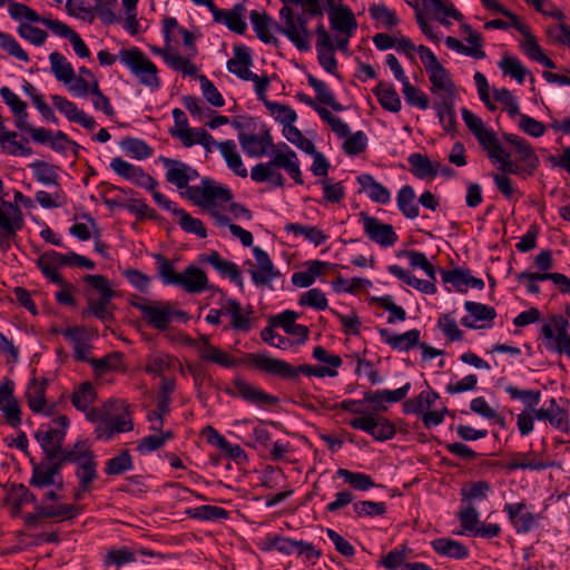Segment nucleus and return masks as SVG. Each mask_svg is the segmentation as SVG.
<instances>
[{"mask_svg":"<svg viewBox=\"0 0 570 570\" xmlns=\"http://www.w3.org/2000/svg\"><path fill=\"white\" fill-rule=\"evenodd\" d=\"M284 6L279 9V23L275 29L284 35L298 50L311 49L312 35L307 29V20L304 14H294L289 4L302 6L309 16H323V7L320 0H281Z\"/></svg>","mask_w":570,"mask_h":570,"instance_id":"obj_1","label":"nucleus"},{"mask_svg":"<svg viewBox=\"0 0 570 570\" xmlns=\"http://www.w3.org/2000/svg\"><path fill=\"white\" fill-rule=\"evenodd\" d=\"M245 362L262 372L285 380H297L299 373L316 377L337 375V371L328 366L302 364L294 367L283 360L269 357L264 353H248L245 356Z\"/></svg>","mask_w":570,"mask_h":570,"instance_id":"obj_2","label":"nucleus"},{"mask_svg":"<svg viewBox=\"0 0 570 570\" xmlns=\"http://www.w3.org/2000/svg\"><path fill=\"white\" fill-rule=\"evenodd\" d=\"M83 279L99 295L95 296L90 293L87 295V307L81 313L82 317L92 315L104 323L112 322L115 305L111 303V299L116 293L111 288L108 278L104 275H86Z\"/></svg>","mask_w":570,"mask_h":570,"instance_id":"obj_3","label":"nucleus"},{"mask_svg":"<svg viewBox=\"0 0 570 570\" xmlns=\"http://www.w3.org/2000/svg\"><path fill=\"white\" fill-rule=\"evenodd\" d=\"M186 195L196 206L209 212L233 198L229 188L216 184L210 178H203L198 186H189Z\"/></svg>","mask_w":570,"mask_h":570,"instance_id":"obj_4","label":"nucleus"},{"mask_svg":"<svg viewBox=\"0 0 570 570\" xmlns=\"http://www.w3.org/2000/svg\"><path fill=\"white\" fill-rule=\"evenodd\" d=\"M119 59L141 83L153 88L159 87L160 81L157 77V67L138 48L120 50Z\"/></svg>","mask_w":570,"mask_h":570,"instance_id":"obj_5","label":"nucleus"},{"mask_svg":"<svg viewBox=\"0 0 570 570\" xmlns=\"http://www.w3.org/2000/svg\"><path fill=\"white\" fill-rule=\"evenodd\" d=\"M569 326V321L562 315H552L549 322L542 325L541 334L548 348L570 357Z\"/></svg>","mask_w":570,"mask_h":570,"instance_id":"obj_6","label":"nucleus"},{"mask_svg":"<svg viewBox=\"0 0 570 570\" xmlns=\"http://www.w3.org/2000/svg\"><path fill=\"white\" fill-rule=\"evenodd\" d=\"M348 424L353 429L368 433L380 442L391 440L396 433L395 425L389 419L374 413L354 417Z\"/></svg>","mask_w":570,"mask_h":570,"instance_id":"obj_7","label":"nucleus"},{"mask_svg":"<svg viewBox=\"0 0 570 570\" xmlns=\"http://www.w3.org/2000/svg\"><path fill=\"white\" fill-rule=\"evenodd\" d=\"M55 428L47 430H38L35 434L38 442H40L47 459L53 460L61 453L62 442L66 436V429L69 425V420L66 415H60L53 421Z\"/></svg>","mask_w":570,"mask_h":570,"instance_id":"obj_8","label":"nucleus"},{"mask_svg":"<svg viewBox=\"0 0 570 570\" xmlns=\"http://www.w3.org/2000/svg\"><path fill=\"white\" fill-rule=\"evenodd\" d=\"M142 318L153 328L164 332L168 330L175 316H183L184 313L173 309L170 303L151 301L148 306L141 308Z\"/></svg>","mask_w":570,"mask_h":570,"instance_id":"obj_9","label":"nucleus"},{"mask_svg":"<svg viewBox=\"0 0 570 570\" xmlns=\"http://www.w3.org/2000/svg\"><path fill=\"white\" fill-rule=\"evenodd\" d=\"M253 254L256 261V265H254L250 261H247V264L250 266L248 273L253 283L256 286H271V283L281 276L279 271L275 268L268 254L261 247H254Z\"/></svg>","mask_w":570,"mask_h":570,"instance_id":"obj_10","label":"nucleus"},{"mask_svg":"<svg viewBox=\"0 0 570 570\" xmlns=\"http://www.w3.org/2000/svg\"><path fill=\"white\" fill-rule=\"evenodd\" d=\"M226 393L230 396H239L244 401L258 406L276 405L278 402L276 396L267 394L239 376L233 380V389H227Z\"/></svg>","mask_w":570,"mask_h":570,"instance_id":"obj_11","label":"nucleus"},{"mask_svg":"<svg viewBox=\"0 0 570 570\" xmlns=\"http://www.w3.org/2000/svg\"><path fill=\"white\" fill-rule=\"evenodd\" d=\"M71 264H75L71 253L65 255L55 250L45 252L37 261V265L42 274L60 286H66V283L58 274L57 268Z\"/></svg>","mask_w":570,"mask_h":570,"instance_id":"obj_12","label":"nucleus"},{"mask_svg":"<svg viewBox=\"0 0 570 570\" xmlns=\"http://www.w3.org/2000/svg\"><path fill=\"white\" fill-rule=\"evenodd\" d=\"M360 216L363 220L364 232L371 240L384 247L392 246L396 243L397 235L392 225L381 223L377 218L368 216L364 212H362Z\"/></svg>","mask_w":570,"mask_h":570,"instance_id":"obj_13","label":"nucleus"},{"mask_svg":"<svg viewBox=\"0 0 570 570\" xmlns=\"http://www.w3.org/2000/svg\"><path fill=\"white\" fill-rule=\"evenodd\" d=\"M160 161L167 170L166 180L178 189L188 188V183L198 177L196 169L180 160L160 157Z\"/></svg>","mask_w":570,"mask_h":570,"instance_id":"obj_14","label":"nucleus"},{"mask_svg":"<svg viewBox=\"0 0 570 570\" xmlns=\"http://www.w3.org/2000/svg\"><path fill=\"white\" fill-rule=\"evenodd\" d=\"M462 118L470 131L475 136L479 144L485 149H492V151L500 150V142L495 137L494 132L488 130L481 118L475 116L472 111L466 108L462 109Z\"/></svg>","mask_w":570,"mask_h":570,"instance_id":"obj_15","label":"nucleus"},{"mask_svg":"<svg viewBox=\"0 0 570 570\" xmlns=\"http://www.w3.org/2000/svg\"><path fill=\"white\" fill-rule=\"evenodd\" d=\"M110 168L120 177L131 180L146 189H154L157 185V181L140 167H136L120 157L111 160Z\"/></svg>","mask_w":570,"mask_h":570,"instance_id":"obj_16","label":"nucleus"},{"mask_svg":"<svg viewBox=\"0 0 570 570\" xmlns=\"http://www.w3.org/2000/svg\"><path fill=\"white\" fill-rule=\"evenodd\" d=\"M14 384L6 379L0 385V411L7 422L16 428L21 423V411L18 401L13 396Z\"/></svg>","mask_w":570,"mask_h":570,"instance_id":"obj_17","label":"nucleus"},{"mask_svg":"<svg viewBox=\"0 0 570 570\" xmlns=\"http://www.w3.org/2000/svg\"><path fill=\"white\" fill-rule=\"evenodd\" d=\"M214 21L226 26L230 31L243 35L246 31V7L244 3H237L232 9H218L212 11Z\"/></svg>","mask_w":570,"mask_h":570,"instance_id":"obj_18","label":"nucleus"},{"mask_svg":"<svg viewBox=\"0 0 570 570\" xmlns=\"http://www.w3.org/2000/svg\"><path fill=\"white\" fill-rule=\"evenodd\" d=\"M285 150L277 149L273 150V158L269 160L273 170H276L278 168L285 169L288 175L295 180L296 184L302 185L303 178L298 165V159L292 149L288 148L287 145H283Z\"/></svg>","mask_w":570,"mask_h":570,"instance_id":"obj_19","label":"nucleus"},{"mask_svg":"<svg viewBox=\"0 0 570 570\" xmlns=\"http://www.w3.org/2000/svg\"><path fill=\"white\" fill-rule=\"evenodd\" d=\"M238 140L243 150L250 157H262L273 147V139L267 129L258 135L240 132Z\"/></svg>","mask_w":570,"mask_h":570,"instance_id":"obj_20","label":"nucleus"},{"mask_svg":"<svg viewBox=\"0 0 570 570\" xmlns=\"http://www.w3.org/2000/svg\"><path fill=\"white\" fill-rule=\"evenodd\" d=\"M269 547L284 554H292L296 552L298 556H305L308 560L318 558L320 556V552L316 551L311 543L296 541L279 535H275L269 539Z\"/></svg>","mask_w":570,"mask_h":570,"instance_id":"obj_21","label":"nucleus"},{"mask_svg":"<svg viewBox=\"0 0 570 570\" xmlns=\"http://www.w3.org/2000/svg\"><path fill=\"white\" fill-rule=\"evenodd\" d=\"M23 226V214L17 204L1 199L0 230L8 235H17Z\"/></svg>","mask_w":570,"mask_h":570,"instance_id":"obj_22","label":"nucleus"},{"mask_svg":"<svg viewBox=\"0 0 570 570\" xmlns=\"http://www.w3.org/2000/svg\"><path fill=\"white\" fill-rule=\"evenodd\" d=\"M334 1L335 0H327L331 26L334 30L344 32L350 37L357 28L354 14L347 7L342 4L334 7Z\"/></svg>","mask_w":570,"mask_h":570,"instance_id":"obj_23","label":"nucleus"},{"mask_svg":"<svg viewBox=\"0 0 570 570\" xmlns=\"http://www.w3.org/2000/svg\"><path fill=\"white\" fill-rule=\"evenodd\" d=\"M199 357L204 361L212 362L227 368L235 367L239 364V361L234 358L227 352L214 346L209 342V337L206 335H203Z\"/></svg>","mask_w":570,"mask_h":570,"instance_id":"obj_24","label":"nucleus"},{"mask_svg":"<svg viewBox=\"0 0 570 570\" xmlns=\"http://www.w3.org/2000/svg\"><path fill=\"white\" fill-rule=\"evenodd\" d=\"M178 286L187 293H200L208 287V278L203 269L189 265L181 273Z\"/></svg>","mask_w":570,"mask_h":570,"instance_id":"obj_25","label":"nucleus"},{"mask_svg":"<svg viewBox=\"0 0 570 570\" xmlns=\"http://www.w3.org/2000/svg\"><path fill=\"white\" fill-rule=\"evenodd\" d=\"M250 65L252 56L248 48L244 46L234 47V58L228 60L227 69L238 78L248 80L253 78V72L249 70Z\"/></svg>","mask_w":570,"mask_h":570,"instance_id":"obj_26","label":"nucleus"},{"mask_svg":"<svg viewBox=\"0 0 570 570\" xmlns=\"http://www.w3.org/2000/svg\"><path fill=\"white\" fill-rule=\"evenodd\" d=\"M454 98L451 95H439L438 100L434 102L439 120L446 131H454L456 127Z\"/></svg>","mask_w":570,"mask_h":570,"instance_id":"obj_27","label":"nucleus"},{"mask_svg":"<svg viewBox=\"0 0 570 570\" xmlns=\"http://www.w3.org/2000/svg\"><path fill=\"white\" fill-rule=\"evenodd\" d=\"M380 335L384 338L386 344L402 352L417 346L420 342V331L416 328L395 335L390 334L387 330L383 328L380 331Z\"/></svg>","mask_w":570,"mask_h":570,"instance_id":"obj_28","label":"nucleus"},{"mask_svg":"<svg viewBox=\"0 0 570 570\" xmlns=\"http://www.w3.org/2000/svg\"><path fill=\"white\" fill-rule=\"evenodd\" d=\"M356 179L362 190L367 194L371 200L377 204H387L390 202L391 193L386 187L376 181L372 175L362 174Z\"/></svg>","mask_w":570,"mask_h":570,"instance_id":"obj_29","label":"nucleus"},{"mask_svg":"<svg viewBox=\"0 0 570 570\" xmlns=\"http://www.w3.org/2000/svg\"><path fill=\"white\" fill-rule=\"evenodd\" d=\"M220 154L223 155L228 168L239 177H247V169L245 168L242 157L236 149L234 140L220 141L217 145Z\"/></svg>","mask_w":570,"mask_h":570,"instance_id":"obj_30","label":"nucleus"},{"mask_svg":"<svg viewBox=\"0 0 570 570\" xmlns=\"http://www.w3.org/2000/svg\"><path fill=\"white\" fill-rule=\"evenodd\" d=\"M428 72L430 75L432 92L436 94L440 91L439 95H451V97H455V86L442 65L434 66V68L428 70Z\"/></svg>","mask_w":570,"mask_h":570,"instance_id":"obj_31","label":"nucleus"},{"mask_svg":"<svg viewBox=\"0 0 570 570\" xmlns=\"http://www.w3.org/2000/svg\"><path fill=\"white\" fill-rule=\"evenodd\" d=\"M465 309L470 313L471 316H465L462 318V324L469 328L479 327L474 321H492L495 316V309L491 306L475 303V302H465Z\"/></svg>","mask_w":570,"mask_h":570,"instance_id":"obj_32","label":"nucleus"},{"mask_svg":"<svg viewBox=\"0 0 570 570\" xmlns=\"http://www.w3.org/2000/svg\"><path fill=\"white\" fill-rule=\"evenodd\" d=\"M225 314L230 316V326L234 330L247 332L250 328L249 312H245L240 304L232 298L224 301Z\"/></svg>","mask_w":570,"mask_h":570,"instance_id":"obj_33","label":"nucleus"},{"mask_svg":"<svg viewBox=\"0 0 570 570\" xmlns=\"http://www.w3.org/2000/svg\"><path fill=\"white\" fill-rule=\"evenodd\" d=\"M250 23L257 37L265 43H277L278 40L271 33L273 19L266 12L253 10L249 14Z\"/></svg>","mask_w":570,"mask_h":570,"instance_id":"obj_34","label":"nucleus"},{"mask_svg":"<svg viewBox=\"0 0 570 570\" xmlns=\"http://www.w3.org/2000/svg\"><path fill=\"white\" fill-rule=\"evenodd\" d=\"M524 504H505L504 511L508 512L510 520L518 532H528L534 524V517L530 512H525Z\"/></svg>","mask_w":570,"mask_h":570,"instance_id":"obj_35","label":"nucleus"},{"mask_svg":"<svg viewBox=\"0 0 570 570\" xmlns=\"http://www.w3.org/2000/svg\"><path fill=\"white\" fill-rule=\"evenodd\" d=\"M551 464L548 462H543L538 459L533 452L530 453H515L511 455V460L504 465L507 470L514 471L518 469L521 470H542Z\"/></svg>","mask_w":570,"mask_h":570,"instance_id":"obj_36","label":"nucleus"},{"mask_svg":"<svg viewBox=\"0 0 570 570\" xmlns=\"http://www.w3.org/2000/svg\"><path fill=\"white\" fill-rule=\"evenodd\" d=\"M407 161L412 174L420 179L433 178L439 174V168L425 155L412 154L409 156Z\"/></svg>","mask_w":570,"mask_h":570,"instance_id":"obj_37","label":"nucleus"},{"mask_svg":"<svg viewBox=\"0 0 570 570\" xmlns=\"http://www.w3.org/2000/svg\"><path fill=\"white\" fill-rule=\"evenodd\" d=\"M389 272L394 275L395 277L403 281L409 286H412L413 288L425 293V294H434L436 292V287L433 282L431 281H423L420 279L413 275H411L407 271H404L397 265H391L389 266Z\"/></svg>","mask_w":570,"mask_h":570,"instance_id":"obj_38","label":"nucleus"},{"mask_svg":"<svg viewBox=\"0 0 570 570\" xmlns=\"http://www.w3.org/2000/svg\"><path fill=\"white\" fill-rule=\"evenodd\" d=\"M433 549L441 556L454 559H464L469 556V549L462 543L448 539L440 538L432 541Z\"/></svg>","mask_w":570,"mask_h":570,"instance_id":"obj_39","label":"nucleus"},{"mask_svg":"<svg viewBox=\"0 0 570 570\" xmlns=\"http://www.w3.org/2000/svg\"><path fill=\"white\" fill-rule=\"evenodd\" d=\"M503 138L515 148L520 159L527 163L529 167L535 168L538 166L539 159L527 140L513 134H504Z\"/></svg>","mask_w":570,"mask_h":570,"instance_id":"obj_40","label":"nucleus"},{"mask_svg":"<svg viewBox=\"0 0 570 570\" xmlns=\"http://www.w3.org/2000/svg\"><path fill=\"white\" fill-rule=\"evenodd\" d=\"M206 261L213 265L220 274L228 276L238 286L243 287V278L237 265L233 262L223 259L217 252L210 253Z\"/></svg>","mask_w":570,"mask_h":570,"instance_id":"obj_41","label":"nucleus"},{"mask_svg":"<svg viewBox=\"0 0 570 570\" xmlns=\"http://www.w3.org/2000/svg\"><path fill=\"white\" fill-rule=\"evenodd\" d=\"M308 85L315 90L318 102L331 107L335 111H342L344 107L336 101L328 86L316 77L309 75L307 77Z\"/></svg>","mask_w":570,"mask_h":570,"instance_id":"obj_42","label":"nucleus"},{"mask_svg":"<svg viewBox=\"0 0 570 570\" xmlns=\"http://www.w3.org/2000/svg\"><path fill=\"white\" fill-rule=\"evenodd\" d=\"M46 382H38L32 379L28 385L26 396L30 410L36 413L45 412L46 409Z\"/></svg>","mask_w":570,"mask_h":570,"instance_id":"obj_43","label":"nucleus"},{"mask_svg":"<svg viewBox=\"0 0 570 570\" xmlns=\"http://www.w3.org/2000/svg\"><path fill=\"white\" fill-rule=\"evenodd\" d=\"M373 92L384 109L391 112L400 111L401 99L392 86L380 82Z\"/></svg>","mask_w":570,"mask_h":570,"instance_id":"obj_44","label":"nucleus"},{"mask_svg":"<svg viewBox=\"0 0 570 570\" xmlns=\"http://www.w3.org/2000/svg\"><path fill=\"white\" fill-rule=\"evenodd\" d=\"M51 71L55 77L65 83H71L73 79V68L71 63L59 52H52L49 56Z\"/></svg>","mask_w":570,"mask_h":570,"instance_id":"obj_45","label":"nucleus"},{"mask_svg":"<svg viewBox=\"0 0 570 570\" xmlns=\"http://www.w3.org/2000/svg\"><path fill=\"white\" fill-rule=\"evenodd\" d=\"M414 189L406 185L403 186L397 193V206L402 214L410 219L419 216V206L414 203Z\"/></svg>","mask_w":570,"mask_h":570,"instance_id":"obj_46","label":"nucleus"},{"mask_svg":"<svg viewBox=\"0 0 570 570\" xmlns=\"http://www.w3.org/2000/svg\"><path fill=\"white\" fill-rule=\"evenodd\" d=\"M79 512V508L72 504L53 505H37L36 514L33 518H63L71 519Z\"/></svg>","mask_w":570,"mask_h":570,"instance_id":"obj_47","label":"nucleus"},{"mask_svg":"<svg viewBox=\"0 0 570 570\" xmlns=\"http://www.w3.org/2000/svg\"><path fill=\"white\" fill-rule=\"evenodd\" d=\"M173 213L178 217V224L183 230L196 234L200 238L207 237V229L200 219L190 216L181 208H174Z\"/></svg>","mask_w":570,"mask_h":570,"instance_id":"obj_48","label":"nucleus"},{"mask_svg":"<svg viewBox=\"0 0 570 570\" xmlns=\"http://www.w3.org/2000/svg\"><path fill=\"white\" fill-rule=\"evenodd\" d=\"M96 399V391L90 382H83L72 393L71 403L79 411H86L94 403Z\"/></svg>","mask_w":570,"mask_h":570,"instance_id":"obj_49","label":"nucleus"},{"mask_svg":"<svg viewBox=\"0 0 570 570\" xmlns=\"http://www.w3.org/2000/svg\"><path fill=\"white\" fill-rule=\"evenodd\" d=\"M60 454H62V461L77 464L95 456L94 452L90 450L88 441L86 440L77 441L70 450L61 449Z\"/></svg>","mask_w":570,"mask_h":570,"instance_id":"obj_50","label":"nucleus"},{"mask_svg":"<svg viewBox=\"0 0 570 570\" xmlns=\"http://www.w3.org/2000/svg\"><path fill=\"white\" fill-rule=\"evenodd\" d=\"M30 484L37 488H43L51 484H56L58 490H61L63 487L62 480L56 482L55 476L47 468V462H41L38 465L33 466Z\"/></svg>","mask_w":570,"mask_h":570,"instance_id":"obj_51","label":"nucleus"},{"mask_svg":"<svg viewBox=\"0 0 570 570\" xmlns=\"http://www.w3.org/2000/svg\"><path fill=\"white\" fill-rule=\"evenodd\" d=\"M155 259L158 265V276L166 285L178 286L181 273H177L169 259L161 254H156Z\"/></svg>","mask_w":570,"mask_h":570,"instance_id":"obj_52","label":"nucleus"},{"mask_svg":"<svg viewBox=\"0 0 570 570\" xmlns=\"http://www.w3.org/2000/svg\"><path fill=\"white\" fill-rule=\"evenodd\" d=\"M76 475L79 479V485L82 490H89L90 484L97 478V463L95 461V456L87 459L80 464H77Z\"/></svg>","mask_w":570,"mask_h":570,"instance_id":"obj_53","label":"nucleus"},{"mask_svg":"<svg viewBox=\"0 0 570 570\" xmlns=\"http://www.w3.org/2000/svg\"><path fill=\"white\" fill-rule=\"evenodd\" d=\"M120 147L137 159H145L153 155V148L138 138H124L120 141Z\"/></svg>","mask_w":570,"mask_h":570,"instance_id":"obj_54","label":"nucleus"},{"mask_svg":"<svg viewBox=\"0 0 570 570\" xmlns=\"http://www.w3.org/2000/svg\"><path fill=\"white\" fill-rule=\"evenodd\" d=\"M499 67L504 75H509L510 77L514 78L519 83H523L528 73L525 67L517 58L509 56H504L501 59Z\"/></svg>","mask_w":570,"mask_h":570,"instance_id":"obj_55","label":"nucleus"},{"mask_svg":"<svg viewBox=\"0 0 570 570\" xmlns=\"http://www.w3.org/2000/svg\"><path fill=\"white\" fill-rule=\"evenodd\" d=\"M285 230L304 235L305 238L313 243L315 246L323 244L327 239V236L321 229L314 226L287 224L285 226Z\"/></svg>","mask_w":570,"mask_h":570,"instance_id":"obj_56","label":"nucleus"},{"mask_svg":"<svg viewBox=\"0 0 570 570\" xmlns=\"http://www.w3.org/2000/svg\"><path fill=\"white\" fill-rule=\"evenodd\" d=\"M8 503L12 505L14 513L20 511V508L29 502H35L36 497L22 484L13 487L7 497Z\"/></svg>","mask_w":570,"mask_h":570,"instance_id":"obj_57","label":"nucleus"},{"mask_svg":"<svg viewBox=\"0 0 570 570\" xmlns=\"http://www.w3.org/2000/svg\"><path fill=\"white\" fill-rule=\"evenodd\" d=\"M337 474L356 490L365 491L374 487V482L372 481L371 476L365 473H357L346 469H338Z\"/></svg>","mask_w":570,"mask_h":570,"instance_id":"obj_58","label":"nucleus"},{"mask_svg":"<svg viewBox=\"0 0 570 570\" xmlns=\"http://www.w3.org/2000/svg\"><path fill=\"white\" fill-rule=\"evenodd\" d=\"M131 469V456L128 451H122L119 455L107 461L105 472L108 475H118Z\"/></svg>","mask_w":570,"mask_h":570,"instance_id":"obj_59","label":"nucleus"},{"mask_svg":"<svg viewBox=\"0 0 570 570\" xmlns=\"http://www.w3.org/2000/svg\"><path fill=\"white\" fill-rule=\"evenodd\" d=\"M368 11L374 20L382 23L387 29H391L399 23L395 12L384 4H372Z\"/></svg>","mask_w":570,"mask_h":570,"instance_id":"obj_60","label":"nucleus"},{"mask_svg":"<svg viewBox=\"0 0 570 570\" xmlns=\"http://www.w3.org/2000/svg\"><path fill=\"white\" fill-rule=\"evenodd\" d=\"M402 85V92L407 104L416 106L422 110L429 108V99L423 91L411 85L409 80H406Z\"/></svg>","mask_w":570,"mask_h":570,"instance_id":"obj_61","label":"nucleus"},{"mask_svg":"<svg viewBox=\"0 0 570 570\" xmlns=\"http://www.w3.org/2000/svg\"><path fill=\"white\" fill-rule=\"evenodd\" d=\"M266 107L269 109L272 116L285 126L293 124L297 115L294 109L286 105L278 102L265 101Z\"/></svg>","mask_w":570,"mask_h":570,"instance_id":"obj_62","label":"nucleus"},{"mask_svg":"<svg viewBox=\"0 0 570 570\" xmlns=\"http://www.w3.org/2000/svg\"><path fill=\"white\" fill-rule=\"evenodd\" d=\"M507 393L514 400H521L527 407L533 409L541 400V393L533 390H519L515 386L509 385L505 387Z\"/></svg>","mask_w":570,"mask_h":570,"instance_id":"obj_63","label":"nucleus"},{"mask_svg":"<svg viewBox=\"0 0 570 570\" xmlns=\"http://www.w3.org/2000/svg\"><path fill=\"white\" fill-rule=\"evenodd\" d=\"M459 519L462 527V531L458 532L459 534L464 532L475 533L478 530L479 513L472 504H468L459 512Z\"/></svg>","mask_w":570,"mask_h":570,"instance_id":"obj_64","label":"nucleus"}]
</instances>
